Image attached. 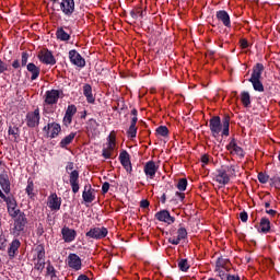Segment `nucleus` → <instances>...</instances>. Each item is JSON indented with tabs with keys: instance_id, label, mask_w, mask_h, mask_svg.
<instances>
[{
	"instance_id": "nucleus-1",
	"label": "nucleus",
	"mask_w": 280,
	"mask_h": 280,
	"mask_svg": "<svg viewBox=\"0 0 280 280\" xmlns=\"http://www.w3.org/2000/svg\"><path fill=\"white\" fill-rule=\"evenodd\" d=\"M230 126H231V116L226 115L223 119L220 116H213L209 120V128L212 137H220V132H222V137H229L230 135Z\"/></svg>"
},
{
	"instance_id": "nucleus-2",
	"label": "nucleus",
	"mask_w": 280,
	"mask_h": 280,
	"mask_svg": "<svg viewBox=\"0 0 280 280\" xmlns=\"http://www.w3.org/2000/svg\"><path fill=\"white\" fill-rule=\"evenodd\" d=\"M264 69H266L264 67V63H256L253 67L252 75L248 80L254 91H256L257 93H264V83H261V73H264Z\"/></svg>"
},
{
	"instance_id": "nucleus-3",
	"label": "nucleus",
	"mask_w": 280,
	"mask_h": 280,
	"mask_svg": "<svg viewBox=\"0 0 280 280\" xmlns=\"http://www.w3.org/2000/svg\"><path fill=\"white\" fill-rule=\"evenodd\" d=\"M231 176H235V165H224L215 171L214 180L219 185H229Z\"/></svg>"
},
{
	"instance_id": "nucleus-4",
	"label": "nucleus",
	"mask_w": 280,
	"mask_h": 280,
	"mask_svg": "<svg viewBox=\"0 0 280 280\" xmlns=\"http://www.w3.org/2000/svg\"><path fill=\"white\" fill-rule=\"evenodd\" d=\"M0 198L5 202L7 205V212L10 215V218H16V215H21V213H24L19 209V202L16 201V197L14 195H5L3 194V190L0 189Z\"/></svg>"
},
{
	"instance_id": "nucleus-5",
	"label": "nucleus",
	"mask_w": 280,
	"mask_h": 280,
	"mask_svg": "<svg viewBox=\"0 0 280 280\" xmlns=\"http://www.w3.org/2000/svg\"><path fill=\"white\" fill-rule=\"evenodd\" d=\"M75 164L73 162H68L66 165V172L69 174V183L72 192L78 194L80 191V171L74 170Z\"/></svg>"
},
{
	"instance_id": "nucleus-6",
	"label": "nucleus",
	"mask_w": 280,
	"mask_h": 280,
	"mask_svg": "<svg viewBox=\"0 0 280 280\" xmlns=\"http://www.w3.org/2000/svg\"><path fill=\"white\" fill-rule=\"evenodd\" d=\"M11 218L13 220V228L10 229V233L13 237H19L25 231V226H27V217L25 215V212H22L21 214Z\"/></svg>"
},
{
	"instance_id": "nucleus-7",
	"label": "nucleus",
	"mask_w": 280,
	"mask_h": 280,
	"mask_svg": "<svg viewBox=\"0 0 280 280\" xmlns=\"http://www.w3.org/2000/svg\"><path fill=\"white\" fill-rule=\"evenodd\" d=\"M116 145H117V136H115V131H112L107 137V148H103L102 150L103 159H110L113 156V152H115Z\"/></svg>"
},
{
	"instance_id": "nucleus-8",
	"label": "nucleus",
	"mask_w": 280,
	"mask_h": 280,
	"mask_svg": "<svg viewBox=\"0 0 280 280\" xmlns=\"http://www.w3.org/2000/svg\"><path fill=\"white\" fill-rule=\"evenodd\" d=\"M25 121L27 128H38L40 125V108L37 107L33 112H28Z\"/></svg>"
},
{
	"instance_id": "nucleus-9",
	"label": "nucleus",
	"mask_w": 280,
	"mask_h": 280,
	"mask_svg": "<svg viewBox=\"0 0 280 280\" xmlns=\"http://www.w3.org/2000/svg\"><path fill=\"white\" fill-rule=\"evenodd\" d=\"M43 131L46 133L47 139H56L58 135L62 131V127L58 122H48Z\"/></svg>"
},
{
	"instance_id": "nucleus-10",
	"label": "nucleus",
	"mask_w": 280,
	"mask_h": 280,
	"mask_svg": "<svg viewBox=\"0 0 280 280\" xmlns=\"http://www.w3.org/2000/svg\"><path fill=\"white\" fill-rule=\"evenodd\" d=\"M108 235V229L102 228H91L90 231L85 233V237L90 240H104Z\"/></svg>"
},
{
	"instance_id": "nucleus-11",
	"label": "nucleus",
	"mask_w": 280,
	"mask_h": 280,
	"mask_svg": "<svg viewBox=\"0 0 280 280\" xmlns=\"http://www.w3.org/2000/svg\"><path fill=\"white\" fill-rule=\"evenodd\" d=\"M0 187L4 192V196L12 195V183L10 182V176L8 175V171H2L0 173Z\"/></svg>"
},
{
	"instance_id": "nucleus-12",
	"label": "nucleus",
	"mask_w": 280,
	"mask_h": 280,
	"mask_svg": "<svg viewBox=\"0 0 280 280\" xmlns=\"http://www.w3.org/2000/svg\"><path fill=\"white\" fill-rule=\"evenodd\" d=\"M69 60L71 65H74V67H80V69H84V67H86V60L75 49L69 51Z\"/></svg>"
},
{
	"instance_id": "nucleus-13",
	"label": "nucleus",
	"mask_w": 280,
	"mask_h": 280,
	"mask_svg": "<svg viewBox=\"0 0 280 280\" xmlns=\"http://www.w3.org/2000/svg\"><path fill=\"white\" fill-rule=\"evenodd\" d=\"M37 58L43 65H50V67L56 65V57H54V52L49 49L40 50Z\"/></svg>"
},
{
	"instance_id": "nucleus-14",
	"label": "nucleus",
	"mask_w": 280,
	"mask_h": 280,
	"mask_svg": "<svg viewBox=\"0 0 280 280\" xmlns=\"http://www.w3.org/2000/svg\"><path fill=\"white\" fill-rule=\"evenodd\" d=\"M62 91L60 90H48L45 93V104L48 106H54V104H58V100H60V95Z\"/></svg>"
},
{
	"instance_id": "nucleus-15",
	"label": "nucleus",
	"mask_w": 280,
	"mask_h": 280,
	"mask_svg": "<svg viewBox=\"0 0 280 280\" xmlns=\"http://www.w3.org/2000/svg\"><path fill=\"white\" fill-rule=\"evenodd\" d=\"M59 5L65 16H72L75 12V0H61Z\"/></svg>"
},
{
	"instance_id": "nucleus-16",
	"label": "nucleus",
	"mask_w": 280,
	"mask_h": 280,
	"mask_svg": "<svg viewBox=\"0 0 280 280\" xmlns=\"http://www.w3.org/2000/svg\"><path fill=\"white\" fill-rule=\"evenodd\" d=\"M226 150L231 152V154H236V156H240V159H244V156H246L244 149L237 145V140L235 138L230 140L229 144L226 145Z\"/></svg>"
},
{
	"instance_id": "nucleus-17",
	"label": "nucleus",
	"mask_w": 280,
	"mask_h": 280,
	"mask_svg": "<svg viewBox=\"0 0 280 280\" xmlns=\"http://www.w3.org/2000/svg\"><path fill=\"white\" fill-rule=\"evenodd\" d=\"M131 124L129 126V129L127 130V135L130 139H135L137 137V121H139L138 115L139 112L137 110V108H133L131 110Z\"/></svg>"
},
{
	"instance_id": "nucleus-18",
	"label": "nucleus",
	"mask_w": 280,
	"mask_h": 280,
	"mask_svg": "<svg viewBox=\"0 0 280 280\" xmlns=\"http://www.w3.org/2000/svg\"><path fill=\"white\" fill-rule=\"evenodd\" d=\"M119 161L122 167L126 170L128 174H132V162H130V153L128 151L122 150L119 154Z\"/></svg>"
},
{
	"instance_id": "nucleus-19",
	"label": "nucleus",
	"mask_w": 280,
	"mask_h": 280,
	"mask_svg": "<svg viewBox=\"0 0 280 280\" xmlns=\"http://www.w3.org/2000/svg\"><path fill=\"white\" fill-rule=\"evenodd\" d=\"M47 206L51 211H60V207L62 206V198L58 197L56 192H52L48 197Z\"/></svg>"
},
{
	"instance_id": "nucleus-20",
	"label": "nucleus",
	"mask_w": 280,
	"mask_h": 280,
	"mask_svg": "<svg viewBox=\"0 0 280 280\" xmlns=\"http://www.w3.org/2000/svg\"><path fill=\"white\" fill-rule=\"evenodd\" d=\"M61 235L66 244H71V242H75V237H78V232H75V230L73 229H70L69 226H63L61 229Z\"/></svg>"
},
{
	"instance_id": "nucleus-21",
	"label": "nucleus",
	"mask_w": 280,
	"mask_h": 280,
	"mask_svg": "<svg viewBox=\"0 0 280 280\" xmlns=\"http://www.w3.org/2000/svg\"><path fill=\"white\" fill-rule=\"evenodd\" d=\"M68 266L72 270H82V258L78 254H69L68 256Z\"/></svg>"
},
{
	"instance_id": "nucleus-22",
	"label": "nucleus",
	"mask_w": 280,
	"mask_h": 280,
	"mask_svg": "<svg viewBox=\"0 0 280 280\" xmlns=\"http://www.w3.org/2000/svg\"><path fill=\"white\" fill-rule=\"evenodd\" d=\"M143 172L148 178H154L156 176V172H159V165L154 161H149L144 164Z\"/></svg>"
},
{
	"instance_id": "nucleus-23",
	"label": "nucleus",
	"mask_w": 280,
	"mask_h": 280,
	"mask_svg": "<svg viewBox=\"0 0 280 280\" xmlns=\"http://www.w3.org/2000/svg\"><path fill=\"white\" fill-rule=\"evenodd\" d=\"M82 198L85 202L91 203L95 200V188L91 186V184H86L84 186Z\"/></svg>"
},
{
	"instance_id": "nucleus-24",
	"label": "nucleus",
	"mask_w": 280,
	"mask_h": 280,
	"mask_svg": "<svg viewBox=\"0 0 280 280\" xmlns=\"http://www.w3.org/2000/svg\"><path fill=\"white\" fill-rule=\"evenodd\" d=\"M155 218L159 220V222H165L166 224H174V222H176V218L170 215V211L167 210L156 212Z\"/></svg>"
},
{
	"instance_id": "nucleus-25",
	"label": "nucleus",
	"mask_w": 280,
	"mask_h": 280,
	"mask_svg": "<svg viewBox=\"0 0 280 280\" xmlns=\"http://www.w3.org/2000/svg\"><path fill=\"white\" fill-rule=\"evenodd\" d=\"M182 240H187V229L179 228L177 230V237H170L168 244H173V246H178Z\"/></svg>"
},
{
	"instance_id": "nucleus-26",
	"label": "nucleus",
	"mask_w": 280,
	"mask_h": 280,
	"mask_svg": "<svg viewBox=\"0 0 280 280\" xmlns=\"http://www.w3.org/2000/svg\"><path fill=\"white\" fill-rule=\"evenodd\" d=\"M21 248V241L19 238H14L8 248V255L10 259H14L16 255H19V249Z\"/></svg>"
},
{
	"instance_id": "nucleus-27",
	"label": "nucleus",
	"mask_w": 280,
	"mask_h": 280,
	"mask_svg": "<svg viewBox=\"0 0 280 280\" xmlns=\"http://www.w3.org/2000/svg\"><path fill=\"white\" fill-rule=\"evenodd\" d=\"M65 30H67V26H59L56 31V38L57 40H61V43L71 40V33H68Z\"/></svg>"
},
{
	"instance_id": "nucleus-28",
	"label": "nucleus",
	"mask_w": 280,
	"mask_h": 280,
	"mask_svg": "<svg viewBox=\"0 0 280 280\" xmlns=\"http://www.w3.org/2000/svg\"><path fill=\"white\" fill-rule=\"evenodd\" d=\"M270 219L264 217L260 219L259 226L256 225L258 233H264L265 235L270 233Z\"/></svg>"
},
{
	"instance_id": "nucleus-29",
	"label": "nucleus",
	"mask_w": 280,
	"mask_h": 280,
	"mask_svg": "<svg viewBox=\"0 0 280 280\" xmlns=\"http://www.w3.org/2000/svg\"><path fill=\"white\" fill-rule=\"evenodd\" d=\"M217 19L218 21H221L224 27H231V16L229 15V12L224 10L217 11Z\"/></svg>"
},
{
	"instance_id": "nucleus-30",
	"label": "nucleus",
	"mask_w": 280,
	"mask_h": 280,
	"mask_svg": "<svg viewBox=\"0 0 280 280\" xmlns=\"http://www.w3.org/2000/svg\"><path fill=\"white\" fill-rule=\"evenodd\" d=\"M26 69L28 73H31L32 82H34V80H38V77L40 75V67L36 66L34 62H30L26 65Z\"/></svg>"
},
{
	"instance_id": "nucleus-31",
	"label": "nucleus",
	"mask_w": 280,
	"mask_h": 280,
	"mask_svg": "<svg viewBox=\"0 0 280 280\" xmlns=\"http://www.w3.org/2000/svg\"><path fill=\"white\" fill-rule=\"evenodd\" d=\"M83 95L86 98L88 104H95V96H93V88L91 84L85 83L83 85Z\"/></svg>"
},
{
	"instance_id": "nucleus-32",
	"label": "nucleus",
	"mask_w": 280,
	"mask_h": 280,
	"mask_svg": "<svg viewBox=\"0 0 280 280\" xmlns=\"http://www.w3.org/2000/svg\"><path fill=\"white\" fill-rule=\"evenodd\" d=\"M97 128H100V122L94 118H91L86 122V130L90 135H95L97 132Z\"/></svg>"
},
{
	"instance_id": "nucleus-33",
	"label": "nucleus",
	"mask_w": 280,
	"mask_h": 280,
	"mask_svg": "<svg viewBox=\"0 0 280 280\" xmlns=\"http://www.w3.org/2000/svg\"><path fill=\"white\" fill-rule=\"evenodd\" d=\"M25 192L27 194L28 198H31V200L36 196V194H34V180L31 177L27 179Z\"/></svg>"
},
{
	"instance_id": "nucleus-34",
	"label": "nucleus",
	"mask_w": 280,
	"mask_h": 280,
	"mask_svg": "<svg viewBox=\"0 0 280 280\" xmlns=\"http://www.w3.org/2000/svg\"><path fill=\"white\" fill-rule=\"evenodd\" d=\"M75 132H71L70 135L66 136L59 143L60 148H67V145L71 144L75 139Z\"/></svg>"
},
{
	"instance_id": "nucleus-35",
	"label": "nucleus",
	"mask_w": 280,
	"mask_h": 280,
	"mask_svg": "<svg viewBox=\"0 0 280 280\" xmlns=\"http://www.w3.org/2000/svg\"><path fill=\"white\" fill-rule=\"evenodd\" d=\"M36 259L39 261H45V246L39 244L35 247Z\"/></svg>"
},
{
	"instance_id": "nucleus-36",
	"label": "nucleus",
	"mask_w": 280,
	"mask_h": 280,
	"mask_svg": "<svg viewBox=\"0 0 280 280\" xmlns=\"http://www.w3.org/2000/svg\"><path fill=\"white\" fill-rule=\"evenodd\" d=\"M241 102L245 108H250V93L243 91L241 93Z\"/></svg>"
},
{
	"instance_id": "nucleus-37",
	"label": "nucleus",
	"mask_w": 280,
	"mask_h": 280,
	"mask_svg": "<svg viewBox=\"0 0 280 280\" xmlns=\"http://www.w3.org/2000/svg\"><path fill=\"white\" fill-rule=\"evenodd\" d=\"M46 275L50 277V280H58V275H56V268L51 264H48L46 268Z\"/></svg>"
},
{
	"instance_id": "nucleus-38",
	"label": "nucleus",
	"mask_w": 280,
	"mask_h": 280,
	"mask_svg": "<svg viewBox=\"0 0 280 280\" xmlns=\"http://www.w3.org/2000/svg\"><path fill=\"white\" fill-rule=\"evenodd\" d=\"M187 185H188L187 178H180L178 179L176 187L179 191H186Z\"/></svg>"
},
{
	"instance_id": "nucleus-39",
	"label": "nucleus",
	"mask_w": 280,
	"mask_h": 280,
	"mask_svg": "<svg viewBox=\"0 0 280 280\" xmlns=\"http://www.w3.org/2000/svg\"><path fill=\"white\" fill-rule=\"evenodd\" d=\"M178 268L182 272H187V270H189L190 266L186 258L178 261Z\"/></svg>"
},
{
	"instance_id": "nucleus-40",
	"label": "nucleus",
	"mask_w": 280,
	"mask_h": 280,
	"mask_svg": "<svg viewBox=\"0 0 280 280\" xmlns=\"http://www.w3.org/2000/svg\"><path fill=\"white\" fill-rule=\"evenodd\" d=\"M156 135H160V137H167L170 135V129H167V126H160L155 130Z\"/></svg>"
},
{
	"instance_id": "nucleus-41",
	"label": "nucleus",
	"mask_w": 280,
	"mask_h": 280,
	"mask_svg": "<svg viewBox=\"0 0 280 280\" xmlns=\"http://www.w3.org/2000/svg\"><path fill=\"white\" fill-rule=\"evenodd\" d=\"M75 113H78V107H75V105H69L66 109V115H68L69 117H73V115H75Z\"/></svg>"
},
{
	"instance_id": "nucleus-42",
	"label": "nucleus",
	"mask_w": 280,
	"mask_h": 280,
	"mask_svg": "<svg viewBox=\"0 0 280 280\" xmlns=\"http://www.w3.org/2000/svg\"><path fill=\"white\" fill-rule=\"evenodd\" d=\"M226 264H229V259L223 258V257H219L217 259L215 266H217V268H225Z\"/></svg>"
},
{
	"instance_id": "nucleus-43",
	"label": "nucleus",
	"mask_w": 280,
	"mask_h": 280,
	"mask_svg": "<svg viewBox=\"0 0 280 280\" xmlns=\"http://www.w3.org/2000/svg\"><path fill=\"white\" fill-rule=\"evenodd\" d=\"M34 269L38 270V272H43V270H45V260H37L34 265Z\"/></svg>"
},
{
	"instance_id": "nucleus-44",
	"label": "nucleus",
	"mask_w": 280,
	"mask_h": 280,
	"mask_svg": "<svg viewBox=\"0 0 280 280\" xmlns=\"http://www.w3.org/2000/svg\"><path fill=\"white\" fill-rule=\"evenodd\" d=\"M27 60H30V54L27 51L22 52L21 67H27Z\"/></svg>"
},
{
	"instance_id": "nucleus-45",
	"label": "nucleus",
	"mask_w": 280,
	"mask_h": 280,
	"mask_svg": "<svg viewBox=\"0 0 280 280\" xmlns=\"http://www.w3.org/2000/svg\"><path fill=\"white\" fill-rule=\"evenodd\" d=\"M270 176L264 174V173H258V180L261 183V185H266L268 183Z\"/></svg>"
},
{
	"instance_id": "nucleus-46",
	"label": "nucleus",
	"mask_w": 280,
	"mask_h": 280,
	"mask_svg": "<svg viewBox=\"0 0 280 280\" xmlns=\"http://www.w3.org/2000/svg\"><path fill=\"white\" fill-rule=\"evenodd\" d=\"M9 135H11L12 137H14V139H19V128L16 127H10L9 128Z\"/></svg>"
},
{
	"instance_id": "nucleus-47",
	"label": "nucleus",
	"mask_w": 280,
	"mask_h": 280,
	"mask_svg": "<svg viewBox=\"0 0 280 280\" xmlns=\"http://www.w3.org/2000/svg\"><path fill=\"white\" fill-rule=\"evenodd\" d=\"M62 121H63V126H71V122L73 121V117L65 114Z\"/></svg>"
},
{
	"instance_id": "nucleus-48",
	"label": "nucleus",
	"mask_w": 280,
	"mask_h": 280,
	"mask_svg": "<svg viewBox=\"0 0 280 280\" xmlns=\"http://www.w3.org/2000/svg\"><path fill=\"white\" fill-rule=\"evenodd\" d=\"M271 185H273V187L279 188L280 187V177L279 176H273L271 179Z\"/></svg>"
},
{
	"instance_id": "nucleus-49",
	"label": "nucleus",
	"mask_w": 280,
	"mask_h": 280,
	"mask_svg": "<svg viewBox=\"0 0 280 280\" xmlns=\"http://www.w3.org/2000/svg\"><path fill=\"white\" fill-rule=\"evenodd\" d=\"M8 71V63L0 59V73H5Z\"/></svg>"
},
{
	"instance_id": "nucleus-50",
	"label": "nucleus",
	"mask_w": 280,
	"mask_h": 280,
	"mask_svg": "<svg viewBox=\"0 0 280 280\" xmlns=\"http://www.w3.org/2000/svg\"><path fill=\"white\" fill-rule=\"evenodd\" d=\"M240 45L242 49H248V39L246 38H241L240 39Z\"/></svg>"
},
{
	"instance_id": "nucleus-51",
	"label": "nucleus",
	"mask_w": 280,
	"mask_h": 280,
	"mask_svg": "<svg viewBox=\"0 0 280 280\" xmlns=\"http://www.w3.org/2000/svg\"><path fill=\"white\" fill-rule=\"evenodd\" d=\"M108 189H110V184L108 182L103 183L102 194H108Z\"/></svg>"
},
{
	"instance_id": "nucleus-52",
	"label": "nucleus",
	"mask_w": 280,
	"mask_h": 280,
	"mask_svg": "<svg viewBox=\"0 0 280 280\" xmlns=\"http://www.w3.org/2000/svg\"><path fill=\"white\" fill-rule=\"evenodd\" d=\"M141 209H148L150 207V201L148 199H142L140 201Z\"/></svg>"
},
{
	"instance_id": "nucleus-53",
	"label": "nucleus",
	"mask_w": 280,
	"mask_h": 280,
	"mask_svg": "<svg viewBox=\"0 0 280 280\" xmlns=\"http://www.w3.org/2000/svg\"><path fill=\"white\" fill-rule=\"evenodd\" d=\"M240 219L243 222H248V212H246V211L241 212L240 213Z\"/></svg>"
},
{
	"instance_id": "nucleus-54",
	"label": "nucleus",
	"mask_w": 280,
	"mask_h": 280,
	"mask_svg": "<svg viewBox=\"0 0 280 280\" xmlns=\"http://www.w3.org/2000/svg\"><path fill=\"white\" fill-rule=\"evenodd\" d=\"M5 242H8V240L0 237V250H5Z\"/></svg>"
},
{
	"instance_id": "nucleus-55",
	"label": "nucleus",
	"mask_w": 280,
	"mask_h": 280,
	"mask_svg": "<svg viewBox=\"0 0 280 280\" xmlns=\"http://www.w3.org/2000/svg\"><path fill=\"white\" fill-rule=\"evenodd\" d=\"M201 163H203V165H209V154H203L201 156Z\"/></svg>"
},
{
	"instance_id": "nucleus-56",
	"label": "nucleus",
	"mask_w": 280,
	"mask_h": 280,
	"mask_svg": "<svg viewBox=\"0 0 280 280\" xmlns=\"http://www.w3.org/2000/svg\"><path fill=\"white\" fill-rule=\"evenodd\" d=\"M12 67H13V69H21V61H19V59H15L12 62Z\"/></svg>"
},
{
	"instance_id": "nucleus-57",
	"label": "nucleus",
	"mask_w": 280,
	"mask_h": 280,
	"mask_svg": "<svg viewBox=\"0 0 280 280\" xmlns=\"http://www.w3.org/2000/svg\"><path fill=\"white\" fill-rule=\"evenodd\" d=\"M226 280H242V279L240 278V276L228 275Z\"/></svg>"
},
{
	"instance_id": "nucleus-58",
	"label": "nucleus",
	"mask_w": 280,
	"mask_h": 280,
	"mask_svg": "<svg viewBox=\"0 0 280 280\" xmlns=\"http://www.w3.org/2000/svg\"><path fill=\"white\" fill-rule=\"evenodd\" d=\"M175 196H177V198H179L180 202H183V200H185V194L184 192H175Z\"/></svg>"
},
{
	"instance_id": "nucleus-59",
	"label": "nucleus",
	"mask_w": 280,
	"mask_h": 280,
	"mask_svg": "<svg viewBox=\"0 0 280 280\" xmlns=\"http://www.w3.org/2000/svg\"><path fill=\"white\" fill-rule=\"evenodd\" d=\"M266 213H268V215H271L272 218H275V215L277 214V210H273V209L266 210Z\"/></svg>"
},
{
	"instance_id": "nucleus-60",
	"label": "nucleus",
	"mask_w": 280,
	"mask_h": 280,
	"mask_svg": "<svg viewBox=\"0 0 280 280\" xmlns=\"http://www.w3.org/2000/svg\"><path fill=\"white\" fill-rule=\"evenodd\" d=\"M77 280H91L86 275H80Z\"/></svg>"
},
{
	"instance_id": "nucleus-61",
	"label": "nucleus",
	"mask_w": 280,
	"mask_h": 280,
	"mask_svg": "<svg viewBox=\"0 0 280 280\" xmlns=\"http://www.w3.org/2000/svg\"><path fill=\"white\" fill-rule=\"evenodd\" d=\"M166 200H167V196L165 194H163L161 197L162 205H165Z\"/></svg>"
},
{
	"instance_id": "nucleus-62",
	"label": "nucleus",
	"mask_w": 280,
	"mask_h": 280,
	"mask_svg": "<svg viewBox=\"0 0 280 280\" xmlns=\"http://www.w3.org/2000/svg\"><path fill=\"white\" fill-rule=\"evenodd\" d=\"M130 14H131L132 19H137V13H135V11H131Z\"/></svg>"
},
{
	"instance_id": "nucleus-63",
	"label": "nucleus",
	"mask_w": 280,
	"mask_h": 280,
	"mask_svg": "<svg viewBox=\"0 0 280 280\" xmlns=\"http://www.w3.org/2000/svg\"><path fill=\"white\" fill-rule=\"evenodd\" d=\"M269 207H270V201L265 202V208L269 209Z\"/></svg>"
},
{
	"instance_id": "nucleus-64",
	"label": "nucleus",
	"mask_w": 280,
	"mask_h": 280,
	"mask_svg": "<svg viewBox=\"0 0 280 280\" xmlns=\"http://www.w3.org/2000/svg\"><path fill=\"white\" fill-rule=\"evenodd\" d=\"M81 119H86V110H84L83 115L81 116Z\"/></svg>"
}]
</instances>
